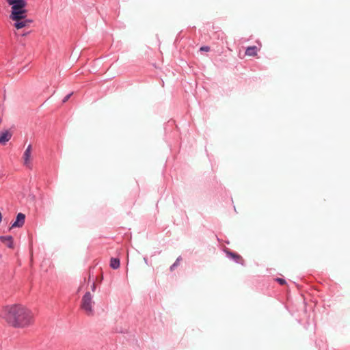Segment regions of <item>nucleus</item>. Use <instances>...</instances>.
I'll return each instance as SVG.
<instances>
[{
    "mask_svg": "<svg viewBox=\"0 0 350 350\" xmlns=\"http://www.w3.org/2000/svg\"><path fill=\"white\" fill-rule=\"evenodd\" d=\"M5 319L12 327L24 328L33 323L34 317L32 311L22 304H13L5 308Z\"/></svg>",
    "mask_w": 350,
    "mask_h": 350,
    "instance_id": "f257e3e1",
    "label": "nucleus"
},
{
    "mask_svg": "<svg viewBox=\"0 0 350 350\" xmlns=\"http://www.w3.org/2000/svg\"><path fill=\"white\" fill-rule=\"evenodd\" d=\"M8 3L11 5V12L9 18L13 21V26L16 29L29 27L33 21L27 18L28 11L26 9V0Z\"/></svg>",
    "mask_w": 350,
    "mask_h": 350,
    "instance_id": "f03ea898",
    "label": "nucleus"
},
{
    "mask_svg": "<svg viewBox=\"0 0 350 350\" xmlns=\"http://www.w3.org/2000/svg\"><path fill=\"white\" fill-rule=\"evenodd\" d=\"M92 295L90 292H86L82 297L81 307L84 310L88 315L93 314L92 304Z\"/></svg>",
    "mask_w": 350,
    "mask_h": 350,
    "instance_id": "7ed1b4c3",
    "label": "nucleus"
},
{
    "mask_svg": "<svg viewBox=\"0 0 350 350\" xmlns=\"http://www.w3.org/2000/svg\"><path fill=\"white\" fill-rule=\"evenodd\" d=\"M225 252L226 254V256L228 258L232 260L236 263L241 264L242 265L244 264V260L241 255L233 252H231L228 250H226Z\"/></svg>",
    "mask_w": 350,
    "mask_h": 350,
    "instance_id": "20e7f679",
    "label": "nucleus"
},
{
    "mask_svg": "<svg viewBox=\"0 0 350 350\" xmlns=\"http://www.w3.org/2000/svg\"><path fill=\"white\" fill-rule=\"evenodd\" d=\"M25 219V214L19 213L17 214L16 220L12 224L11 228H21L24 225Z\"/></svg>",
    "mask_w": 350,
    "mask_h": 350,
    "instance_id": "39448f33",
    "label": "nucleus"
},
{
    "mask_svg": "<svg viewBox=\"0 0 350 350\" xmlns=\"http://www.w3.org/2000/svg\"><path fill=\"white\" fill-rule=\"evenodd\" d=\"M0 241L3 243H4L8 247H9V248L14 247L13 237L11 235L0 236Z\"/></svg>",
    "mask_w": 350,
    "mask_h": 350,
    "instance_id": "423d86ee",
    "label": "nucleus"
},
{
    "mask_svg": "<svg viewBox=\"0 0 350 350\" xmlns=\"http://www.w3.org/2000/svg\"><path fill=\"white\" fill-rule=\"evenodd\" d=\"M11 136V134L8 131L0 132V144H3L8 142L10 139Z\"/></svg>",
    "mask_w": 350,
    "mask_h": 350,
    "instance_id": "0eeeda50",
    "label": "nucleus"
},
{
    "mask_svg": "<svg viewBox=\"0 0 350 350\" xmlns=\"http://www.w3.org/2000/svg\"><path fill=\"white\" fill-rule=\"evenodd\" d=\"M258 47L256 46H251L247 47L245 50V55L247 56H256L258 53Z\"/></svg>",
    "mask_w": 350,
    "mask_h": 350,
    "instance_id": "6e6552de",
    "label": "nucleus"
},
{
    "mask_svg": "<svg viewBox=\"0 0 350 350\" xmlns=\"http://www.w3.org/2000/svg\"><path fill=\"white\" fill-rule=\"evenodd\" d=\"M31 145L29 144L27 148H26L24 154H23V159H24V164L27 165V163L29 161L30 157H31Z\"/></svg>",
    "mask_w": 350,
    "mask_h": 350,
    "instance_id": "1a4fd4ad",
    "label": "nucleus"
},
{
    "mask_svg": "<svg viewBox=\"0 0 350 350\" xmlns=\"http://www.w3.org/2000/svg\"><path fill=\"white\" fill-rule=\"evenodd\" d=\"M120 261L118 258H111L110 260V267L113 269H117L120 267Z\"/></svg>",
    "mask_w": 350,
    "mask_h": 350,
    "instance_id": "9d476101",
    "label": "nucleus"
},
{
    "mask_svg": "<svg viewBox=\"0 0 350 350\" xmlns=\"http://www.w3.org/2000/svg\"><path fill=\"white\" fill-rule=\"evenodd\" d=\"M180 260H181L180 256H179L176 258V261L170 267V270L171 271H173L175 269V268H176L179 265Z\"/></svg>",
    "mask_w": 350,
    "mask_h": 350,
    "instance_id": "9b49d317",
    "label": "nucleus"
},
{
    "mask_svg": "<svg viewBox=\"0 0 350 350\" xmlns=\"http://www.w3.org/2000/svg\"><path fill=\"white\" fill-rule=\"evenodd\" d=\"M275 281L278 282L281 285H284L286 283V280L284 278H277L275 279Z\"/></svg>",
    "mask_w": 350,
    "mask_h": 350,
    "instance_id": "f8f14e48",
    "label": "nucleus"
},
{
    "mask_svg": "<svg viewBox=\"0 0 350 350\" xmlns=\"http://www.w3.org/2000/svg\"><path fill=\"white\" fill-rule=\"evenodd\" d=\"M200 51L208 52L210 51V47L208 46H202L200 47Z\"/></svg>",
    "mask_w": 350,
    "mask_h": 350,
    "instance_id": "ddd939ff",
    "label": "nucleus"
},
{
    "mask_svg": "<svg viewBox=\"0 0 350 350\" xmlns=\"http://www.w3.org/2000/svg\"><path fill=\"white\" fill-rule=\"evenodd\" d=\"M72 95V92L67 94L63 99L62 103H64L68 100V99L70 98V96Z\"/></svg>",
    "mask_w": 350,
    "mask_h": 350,
    "instance_id": "4468645a",
    "label": "nucleus"
},
{
    "mask_svg": "<svg viewBox=\"0 0 350 350\" xmlns=\"http://www.w3.org/2000/svg\"><path fill=\"white\" fill-rule=\"evenodd\" d=\"M91 289H92V291H95V289H96V284H95L94 282L92 283V286H91Z\"/></svg>",
    "mask_w": 350,
    "mask_h": 350,
    "instance_id": "2eb2a0df",
    "label": "nucleus"
},
{
    "mask_svg": "<svg viewBox=\"0 0 350 350\" xmlns=\"http://www.w3.org/2000/svg\"><path fill=\"white\" fill-rule=\"evenodd\" d=\"M29 32H30V31H27V32H25V33H23L22 34V36H27V34H29Z\"/></svg>",
    "mask_w": 350,
    "mask_h": 350,
    "instance_id": "dca6fc26",
    "label": "nucleus"
}]
</instances>
